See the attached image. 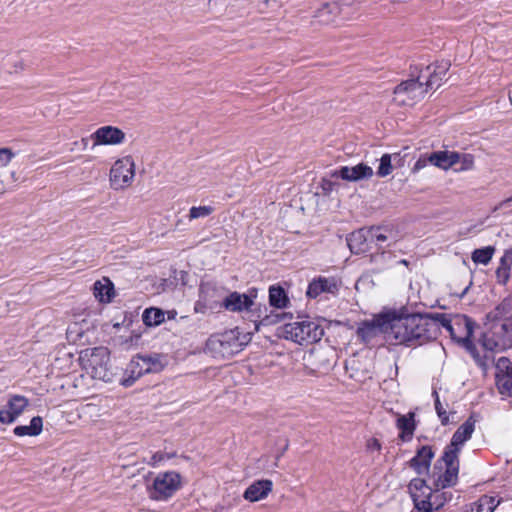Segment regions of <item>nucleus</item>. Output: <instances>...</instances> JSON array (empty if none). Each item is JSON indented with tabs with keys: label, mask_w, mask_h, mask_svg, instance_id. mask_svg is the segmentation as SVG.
I'll return each instance as SVG.
<instances>
[{
	"label": "nucleus",
	"mask_w": 512,
	"mask_h": 512,
	"mask_svg": "<svg viewBox=\"0 0 512 512\" xmlns=\"http://www.w3.org/2000/svg\"><path fill=\"white\" fill-rule=\"evenodd\" d=\"M239 336L240 332L237 329L212 335L206 342L205 350L216 359H228L243 349Z\"/></svg>",
	"instance_id": "1"
},
{
	"label": "nucleus",
	"mask_w": 512,
	"mask_h": 512,
	"mask_svg": "<svg viewBox=\"0 0 512 512\" xmlns=\"http://www.w3.org/2000/svg\"><path fill=\"white\" fill-rule=\"evenodd\" d=\"M426 316L435 322L438 329L439 325L444 327L457 342L463 344L471 342L474 324L467 316H456L451 319L448 314L438 312L426 314Z\"/></svg>",
	"instance_id": "2"
},
{
	"label": "nucleus",
	"mask_w": 512,
	"mask_h": 512,
	"mask_svg": "<svg viewBox=\"0 0 512 512\" xmlns=\"http://www.w3.org/2000/svg\"><path fill=\"white\" fill-rule=\"evenodd\" d=\"M110 353L106 347L86 348L80 353V361L83 368L92 378L107 382L111 373L108 369Z\"/></svg>",
	"instance_id": "3"
},
{
	"label": "nucleus",
	"mask_w": 512,
	"mask_h": 512,
	"mask_svg": "<svg viewBox=\"0 0 512 512\" xmlns=\"http://www.w3.org/2000/svg\"><path fill=\"white\" fill-rule=\"evenodd\" d=\"M283 333L286 339L292 340L298 344H304L319 341L324 331L317 322L306 318L301 321L286 324Z\"/></svg>",
	"instance_id": "4"
},
{
	"label": "nucleus",
	"mask_w": 512,
	"mask_h": 512,
	"mask_svg": "<svg viewBox=\"0 0 512 512\" xmlns=\"http://www.w3.org/2000/svg\"><path fill=\"white\" fill-rule=\"evenodd\" d=\"M135 177V162L132 156H124L114 162L109 172L110 187L124 190L130 187Z\"/></svg>",
	"instance_id": "5"
},
{
	"label": "nucleus",
	"mask_w": 512,
	"mask_h": 512,
	"mask_svg": "<svg viewBox=\"0 0 512 512\" xmlns=\"http://www.w3.org/2000/svg\"><path fill=\"white\" fill-rule=\"evenodd\" d=\"M181 487V476L175 471L159 473L149 488V497L153 500L164 501L172 497Z\"/></svg>",
	"instance_id": "6"
},
{
	"label": "nucleus",
	"mask_w": 512,
	"mask_h": 512,
	"mask_svg": "<svg viewBox=\"0 0 512 512\" xmlns=\"http://www.w3.org/2000/svg\"><path fill=\"white\" fill-rule=\"evenodd\" d=\"M411 321V314L400 315L395 311L389 312L388 339L394 340L396 345L411 346L413 336Z\"/></svg>",
	"instance_id": "7"
},
{
	"label": "nucleus",
	"mask_w": 512,
	"mask_h": 512,
	"mask_svg": "<svg viewBox=\"0 0 512 512\" xmlns=\"http://www.w3.org/2000/svg\"><path fill=\"white\" fill-rule=\"evenodd\" d=\"M443 470L435 479V487L437 491L447 487L454 486L458 480L459 472V456L455 455L454 452H443L442 457L437 461L435 470Z\"/></svg>",
	"instance_id": "8"
},
{
	"label": "nucleus",
	"mask_w": 512,
	"mask_h": 512,
	"mask_svg": "<svg viewBox=\"0 0 512 512\" xmlns=\"http://www.w3.org/2000/svg\"><path fill=\"white\" fill-rule=\"evenodd\" d=\"M424 82L418 76L399 84L394 90V100L400 105H413L427 93Z\"/></svg>",
	"instance_id": "9"
},
{
	"label": "nucleus",
	"mask_w": 512,
	"mask_h": 512,
	"mask_svg": "<svg viewBox=\"0 0 512 512\" xmlns=\"http://www.w3.org/2000/svg\"><path fill=\"white\" fill-rule=\"evenodd\" d=\"M411 326L413 329L411 346L422 345L430 340H433L438 335V328L435 322L426 314H411Z\"/></svg>",
	"instance_id": "10"
},
{
	"label": "nucleus",
	"mask_w": 512,
	"mask_h": 512,
	"mask_svg": "<svg viewBox=\"0 0 512 512\" xmlns=\"http://www.w3.org/2000/svg\"><path fill=\"white\" fill-rule=\"evenodd\" d=\"M389 330V312L374 316L371 320H365L360 323L357 329V335L364 342H370L380 333L388 336Z\"/></svg>",
	"instance_id": "11"
},
{
	"label": "nucleus",
	"mask_w": 512,
	"mask_h": 512,
	"mask_svg": "<svg viewBox=\"0 0 512 512\" xmlns=\"http://www.w3.org/2000/svg\"><path fill=\"white\" fill-rule=\"evenodd\" d=\"M29 405V400L22 395H10L6 405L0 409V423L12 424L25 411Z\"/></svg>",
	"instance_id": "12"
},
{
	"label": "nucleus",
	"mask_w": 512,
	"mask_h": 512,
	"mask_svg": "<svg viewBox=\"0 0 512 512\" xmlns=\"http://www.w3.org/2000/svg\"><path fill=\"white\" fill-rule=\"evenodd\" d=\"M304 370L306 374L317 376L325 373L331 367V363L326 356L325 351L312 349L304 356Z\"/></svg>",
	"instance_id": "13"
},
{
	"label": "nucleus",
	"mask_w": 512,
	"mask_h": 512,
	"mask_svg": "<svg viewBox=\"0 0 512 512\" xmlns=\"http://www.w3.org/2000/svg\"><path fill=\"white\" fill-rule=\"evenodd\" d=\"M448 69L449 63L442 62L440 64L428 65L420 71L419 77L424 82L427 91L435 90L441 86Z\"/></svg>",
	"instance_id": "14"
},
{
	"label": "nucleus",
	"mask_w": 512,
	"mask_h": 512,
	"mask_svg": "<svg viewBox=\"0 0 512 512\" xmlns=\"http://www.w3.org/2000/svg\"><path fill=\"white\" fill-rule=\"evenodd\" d=\"M90 138L94 141L93 146L119 145L125 141V133L118 127L102 126L93 132Z\"/></svg>",
	"instance_id": "15"
},
{
	"label": "nucleus",
	"mask_w": 512,
	"mask_h": 512,
	"mask_svg": "<svg viewBox=\"0 0 512 512\" xmlns=\"http://www.w3.org/2000/svg\"><path fill=\"white\" fill-rule=\"evenodd\" d=\"M373 169L367 164L359 163L353 167L342 166L331 173L332 177L341 178L345 181L357 182L369 179L373 176Z\"/></svg>",
	"instance_id": "16"
},
{
	"label": "nucleus",
	"mask_w": 512,
	"mask_h": 512,
	"mask_svg": "<svg viewBox=\"0 0 512 512\" xmlns=\"http://www.w3.org/2000/svg\"><path fill=\"white\" fill-rule=\"evenodd\" d=\"M225 297V289L213 282H205L200 286V300L203 306L213 309L218 304L222 305L221 299Z\"/></svg>",
	"instance_id": "17"
},
{
	"label": "nucleus",
	"mask_w": 512,
	"mask_h": 512,
	"mask_svg": "<svg viewBox=\"0 0 512 512\" xmlns=\"http://www.w3.org/2000/svg\"><path fill=\"white\" fill-rule=\"evenodd\" d=\"M337 290L338 282L334 277L319 276L309 283L306 296L315 299L323 293L335 294Z\"/></svg>",
	"instance_id": "18"
},
{
	"label": "nucleus",
	"mask_w": 512,
	"mask_h": 512,
	"mask_svg": "<svg viewBox=\"0 0 512 512\" xmlns=\"http://www.w3.org/2000/svg\"><path fill=\"white\" fill-rule=\"evenodd\" d=\"M255 297L256 295H252V293L241 294L236 291L231 292L222 300V306L231 312H242L244 310H250L254 304L253 298Z\"/></svg>",
	"instance_id": "19"
},
{
	"label": "nucleus",
	"mask_w": 512,
	"mask_h": 512,
	"mask_svg": "<svg viewBox=\"0 0 512 512\" xmlns=\"http://www.w3.org/2000/svg\"><path fill=\"white\" fill-rule=\"evenodd\" d=\"M475 429V424L470 419L465 421L453 434L451 443L445 448L444 452H454L459 456L461 446L471 438Z\"/></svg>",
	"instance_id": "20"
},
{
	"label": "nucleus",
	"mask_w": 512,
	"mask_h": 512,
	"mask_svg": "<svg viewBox=\"0 0 512 512\" xmlns=\"http://www.w3.org/2000/svg\"><path fill=\"white\" fill-rule=\"evenodd\" d=\"M412 500L414 503L413 512H431L433 506H435V509H439V507L443 505L445 498L444 493H439V491H436L435 493L428 492L427 495L416 497Z\"/></svg>",
	"instance_id": "21"
},
{
	"label": "nucleus",
	"mask_w": 512,
	"mask_h": 512,
	"mask_svg": "<svg viewBox=\"0 0 512 512\" xmlns=\"http://www.w3.org/2000/svg\"><path fill=\"white\" fill-rule=\"evenodd\" d=\"M271 480L263 479L252 483L244 492V498L250 502H256L267 497L272 491Z\"/></svg>",
	"instance_id": "22"
},
{
	"label": "nucleus",
	"mask_w": 512,
	"mask_h": 512,
	"mask_svg": "<svg viewBox=\"0 0 512 512\" xmlns=\"http://www.w3.org/2000/svg\"><path fill=\"white\" fill-rule=\"evenodd\" d=\"M145 366L146 364L144 363L141 354H138L137 356L133 357L125 370V374L127 375V377H125L122 380V384L125 387L133 385V383L138 378L148 373V371L145 369Z\"/></svg>",
	"instance_id": "23"
},
{
	"label": "nucleus",
	"mask_w": 512,
	"mask_h": 512,
	"mask_svg": "<svg viewBox=\"0 0 512 512\" xmlns=\"http://www.w3.org/2000/svg\"><path fill=\"white\" fill-rule=\"evenodd\" d=\"M369 232L368 229L362 228L352 232L347 238L349 249L354 254L364 253L368 250Z\"/></svg>",
	"instance_id": "24"
},
{
	"label": "nucleus",
	"mask_w": 512,
	"mask_h": 512,
	"mask_svg": "<svg viewBox=\"0 0 512 512\" xmlns=\"http://www.w3.org/2000/svg\"><path fill=\"white\" fill-rule=\"evenodd\" d=\"M434 457V452L430 446H422L416 455L410 460V466L418 473L423 474L428 471L430 462Z\"/></svg>",
	"instance_id": "25"
},
{
	"label": "nucleus",
	"mask_w": 512,
	"mask_h": 512,
	"mask_svg": "<svg viewBox=\"0 0 512 512\" xmlns=\"http://www.w3.org/2000/svg\"><path fill=\"white\" fill-rule=\"evenodd\" d=\"M396 427L400 430L399 438L404 441H410L416 429L415 413L409 412L406 415H398Z\"/></svg>",
	"instance_id": "26"
},
{
	"label": "nucleus",
	"mask_w": 512,
	"mask_h": 512,
	"mask_svg": "<svg viewBox=\"0 0 512 512\" xmlns=\"http://www.w3.org/2000/svg\"><path fill=\"white\" fill-rule=\"evenodd\" d=\"M457 159L458 152L447 150L433 152L428 156L429 163L444 170L457 164Z\"/></svg>",
	"instance_id": "27"
},
{
	"label": "nucleus",
	"mask_w": 512,
	"mask_h": 512,
	"mask_svg": "<svg viewBox=\"0 0 512 512\" xmlns=\"http://www.w3.org/2000/svg\"><path fill=\"white\" fill-rule=\"evenodd\" d=\"M142 359L148 373H159L168 365L167 356L160 353L143 354Z\"/></svg>",
	"instance_id": "28"
},
{
	"label": "nucleus",
	"mask_w": 512,
	"mask_h": 512,
	"mask_svg": "<svg viewBox=\"0 0 512 512\" xmlns=\"http://www.w3.org/2000/svg\"><path fill=\"white\" fill-rule=\"evenodd\" d=\"M315 18L320 24L329 25L337 23L340 20L337 13V5L334 2L322 5L316 11Z\"/></svg>",
	"instance_id": "29"
},
{
	"label": "nucleus",
	"mask_w": 512,
	"mask_h": 512,
	"mask_svg": "<svg viewBox=\"0 0 512 512\" xmlns=\"http://www.w3.org/2000/svg\"><path fill=\"white\" fill-rule=\"evenodd\" d=\"M43 430V420L40 416L31 419L29 425L16 426L13 433L18 437L38 436Z\"/></svg>",
	"instance_id": "30"
},
{
	"label": "nucleus",
	"mask_w": 512,
	"mask_h": 512,
	"mask_svg": "<svg viewBox=\"0 0 512 512\" xmlns=\"http://www.w3.org/2000/svg\"><path fill=\"white\" fill-rule=\"evenodd\" d=\"M500 504V499L495 496L483 495L470 505L469 512H493Z\"/></svg>",
	"instance_id": "31"
},
{
	"label": "nucleus",
	"mask_w": 512,
	"mask_h": 512,
	"mask_svg": "<svg viewBox=\"0 0 512 512\" xmlns=\"http://www.w3.org/2000/svg\"><path fill=\"white\" fill-rule=\"evenodd\" d=\"M290 303V300L281 286H270L269 288V304L277 309H284Z\"/></svg>",
	"instance_id": "32"
},
{
	"label": "nucleus",
	"mask_w": 512,
	"mask_h": 512,
	"mask_svg": "<svg viewBox=\"0 0 512 512\" xmlns=\"http://www.w3.org/2000/svg\"><path fill=\"white\" fill-rule=\"evenodd\" d=\"M337 13L340 20H350L356 14L358 3L356 0H337Z\"/></svg>",
	"instance_id": "33"
},
{
	"label": "nucleus",
	"mask_w": 512,
	"mask_h": 512,
	"mask_svg": "<svg viewBox=\"0 0 512 512\" xmlns=\"http://www.w3.org/2000/svg\"><path fill=\"white\" fill-rule=\"evenodd\" d=\"M142 320L146 326H158L165 321V312L156 307H150L144 310Z\"/></svg>",
	"instance_id": "34"
},
{
	"label": "nucleus",
	"mask_w": 512,
	"mask_h": 512,
	"mask_svg": "<svg viewBox=\"0 0 512 512\" xmlns=\"http://www.w3.org/2000/svg\"><path fill=\"white\" fill-rule=\"evenodd\" d=\"M512 266V248L505 251L500 260V265L497 268L496 274L499 282L505 284L510 277V269Z\"/></svg>",
	"instance_id": "35"
},
{
	"label": "nucleus",
	"mask_w": 512,
	"mask_h": 512,
	"mask_svg": "<svg viewBox=\"0 0 512 512\" xmlns=\"http://www.w3.org/2000/svg\"><path fill=\"white\" fill-rule=\"evenodd\" d=\"M512 311V295L504 298L494 310L487 315L488 319L496 321L503 318Z\"/></svg>",
	"instance_id": "36"
},
{
	"label": "nucleus",
	"mask_w": 512,
	"mask_h": 512,
	"mask_svg": "<svg viewBox=\"0 0 512 512\" xmlns=\"http://www.w3.org/2000/svg\"><path fill=\"white\" fill-rule=\"evenodd\" d=\"M408 489L412 499L425 496L428 492H431V489L427 487L425 480L420 478L412 479L409 483Z\"/></svg>",
	"instance_id": "37"
},
{
	"label": "nucleus",
	"mask_w": 512,
	"mask_h": 512,
	"mask_svg": "<svg viewBox=\"0 0 512 512\" xmlns=\"http://www.w3.org/2000/svg\"><path fill=\"white\" fill-rule=\"evenodd\" d=\"M113 294V288L111 283L102 284L100 281H97L94 284V295L100 302H110Z\"/></svg>",
	"instance_id": "38"
},
{
	"label": "nucleus",
	"mask_w": 512,
	"mask_h": 512,
	"mask_svg": "<svg viewBox=\"0 0 512 512\" xmlns=\"http://www.w3.org/2000/svg\"><path fill=\"white\" fill-rule=\"evenodd\" d=\"M493 254L494 248L491 246H487L484 248L474 250L471 258L474 263L487 265L492 259Z\"/></svg>",
	"instance_id": "39"
},
{
	"label": "nucleus",
	"mask_w": 512,
	"mask_h": 512,
	"mask_svg": "<svg viewBox=\"0 0 512 512\" xmlns=\"http://www.w3.org/2000/svg\"><path fill=\"white\" fill-rule=\"evenodd\" d=\"M495 334L501 335L504 339L512 340V316L504 318L503 322L494 326Z\"/></svg>",
	"instance_id": "40"
},
{
	"label": "nucleus",
	"mask_w": 512,
	"mask_h": 512,
	"mask_svg": "<svg viewBox=\"0 0 512 512\" xmlns=\"http://www.w3.org/2000/svg\"><path fill=\"white\" fill-rule=\"evenodd\" d=\"M496 374L495 377L499 376H512V362L507 357H500L496 362Z\"/></svg>",
	"instance_id": "41"
},
{
	"label": "nucleus",
	"mask_w": 512,
	"mask_h": 512,
	"mask_svg": "<svg viewBox=\"0 0 512 512\" xmlns=\"http://www.w3.org/2000/svg\"><path fill=\"white\" fill-rule=\"evenodd\" d=\"M496 384L502 395L512 396V376L496 377Z\"/></svg>",
	"instance_id": "42"
},
{
	"label": "nucleus",
	"mask_w": 512,
	"mask_h": 512,
	"mask_svg": "<svg viewBox=\"0 0 512 512\" xmlns=\"http://www.w3.org/2000/svg\"><path fill=\"white\" fill-rule=\"evenodd\" d=\"M393 170L392 163H391V155L390 154H383L380 158V165L377 169V175L379 177H386L389 174H391Z\"/></svg>",
	"instance_id": "43"
},
{
	"label": "nucleus",
	"mask_w": 512,
	"mask_h": 512,
	"mask_svg": "<svg viewBox=\"0 0 512 512\" xmlns=\"http://www.w3.org/2000/svg\"><path fill=\"white\" fill-rule=\"evenodd\" d=\"M213 210L211 206H193L189 210L188 218L191 221L198 218H205L209 216Z\"/></svg>",
	"instance_id": "44"
},
{
	"label": "nucleus",
	"mask_w": 512,
	"mask_h": 512,
	"mask_svg": "<svg viewBox=\"0 0 512 512\" xmlns=\"http://www.w3.org/2000/svg\"><path fill=\"white\" fill-rule=\"evenodd\" d=\"M458 163L460 164L459 171L470 170L474 166V156L468 153H458Z\"/></svg>",
	"instance_id": "45"
},
{
	"label": "nucleus",
	"mask_w": 512,
	"mask_h": 512,
	"mask_svg": "<svg viewBox=\"0 0 512 512\" xmlns=\"http://www.w3.org/2000/svg\"><path fill=\"white\" fill-rule=\"evenodd\" d=\"M7 65L9 66V72H14V73L23 71L26 67L24 60L19 56L10 57L7 60Z\"/></svg>",
	"instance_id": "46"
},
{
	"label": "nucleus",
	"mask_w": 512,
	"mask_h": 512,
	"mask_svg": "<svg viewBox=\"0 0 512 512\" xmlns=\"http://www.w3.org/2000/svg\"><path fill=\"white\" fill-rule=\"evenodd\" d=\"M370 242H384L389 236L382 231L380 227L368 228Z\"/></svg>",
	"instance_id": "47"
},
{
	"label": "nucleus",
	"mask_w": 512,
	"mask_h": 512,
	"mask_svg": "<svg viewBox=\"0 0 512 512\" xmlns=\"http://www.w3.org/2000/svg\"><path fill=\"white\" fill-rule=\"evenodd\" d=\"M433 395L435 396V409H436L437 415L440 418L442 425H447L449 423L448 414L440 402L438 393L436 391H434Z\"/></svg>",
	"instance_id": "48"
},
{
	"label": "nucleus",
	"mask_w": 512,
	"mask_h": 512,
	"mask_svg": "<svg viewBox=\"0 0 512 512\" xmlns=\"http://www.w3.org/2000/svg\"><path fill=\"white\" fill-rule=\"evenodd\" d=\"M15 153L10 148L0 149V167L7 166L14 158Z\"/></svg>",
	"instance_id": "49"
},
{
	"label": "nucleus",
	"mask_w": 512,
	"mask_h": 512,
	"mask_svg": "<svg viewBox=\"0 0 512 512\" xmlns=\"http://www.w3.org/2000/svg\"><path fill=\"white\" fill-rule=\"evenodd\" d=\"M172 456L163 452H156L152 455L151 460L148 462L151 466H157L159 463L163 462L166 459H170Z\"/></svg>",
	"instance_id": "50"
},
{
	"label": "nucleus",
	"mask_w": 512,
	"mask_h": 512,
	"mask_svg": "<svg viewBox=\"0 0 512 512\" xmlns=\"http://www.w3.org/2000/svg\"><path fill=\"white\" fill-rule=\"evenodd\" d=\"M367 449L371 452H374V451L379 452L381 449V444L377 439L371 438L367 442Z\"/></svg>",
	"instance_id": "51"
},
{
	"label": "nucleus",
	"mask_w": 512,
	"mask_h": 512,
	"mask_svg": "<svg viewBox=\"0 0 512 512\" xmlns=\"http://www.w3.org/2000/svg\"><path fill=\"white\" fill-rule=\"evenodd\" d=\"M427 163H429L428 157L419 158L414 164L413 171H419L423 169L427 165Z\"/></svg>",
	"instance_id": "52"
},
{
	"label": "nucleus",
	"mask_w": 512,
	"mask_h": 512,
	"mask_svg": "<svg viewBox=\"0 0 512 512\" xmlns=\"http://www.w3.org/2000/svg\"><path fill=\"white\" fill-rule=\"evenodd\" d=\"M334 183L330 180H322V189L325 193H330L333 190Z\"/></svg>",
	"instance_id": "53"
},
{
	"label": "nucleus",
	"mask_w": 512,
	"mask_h": 512,
	"mask_svg": "<svg viewBox=\"0 0 512 512\" xmlns=\"http://www.w3.org/2000/svg\"><path fill=\"white\" fill-rule=\"evenodd\" d=\"M280 320V315H276L274 317L272 316H268L266 315L263 319H262V322L266 325H269V324H274L276 322H278Z\"/></svg>",
	"instance_id": "54"
},
{
	"label": "nucleus",
	"mask_w": 512,
	"mask_h": 512,
	"mask_svg": "<svg viewBox=\"0 0 512 512\" xmlns=\"http://www.w3.org/2000/svg\"><path fill=\"white\" fill-rule=\"evenodd\" d=\"M511 202H512V196H511V197H509V198H507V199H505V200H503V201H501V202H500V203L495 207V209H494V210L496 211V210L503 209V208H505L506 206H508V204H510Z\"/></svg>",
	"instance_id": "55"
},
{
	"label": "nucleus",
	"mask_w": 512,
	"mask_h": 512,
	"mask_svg": "<svg viewBox=\"0 0 512 512\" xmlns=\"http://www.w3.org/2000/svg\"><path fill=\"white\" fill-rule=\"evenodd\" d=\"M138 339H139V336H138V335H136V336H131L129 339H127V340L125 341V344H127V345H129V344H133V342H134V341H135V342H137V341H138Z\"/></svg>",
	"instance_id": "56"
},
{
	"label": "nucleus",
	"mask_w": 512,
	"mask_h": 512,
	"mask_svg": "<svg viewBox=\"0 0 512 512\" xmlns=\"http://www.w3.org/2000/svg\"><path fill=\"white\" fill-rule=\"evenodd\" d=\"M496 345H497L496 343L491 344L490 341L484 343V346L490 350H493V347Z\"/></svg>",
	"instance_id": "57"
},
{
	"label": "nucleus",
	"mask_w": 512,
	"mask_h": 512,
	"mask_svg": "<svg viewBox=\"0 0 512 512\" xmlns=\"http://www.w3.org/2000/svg\"><path fill=\"white\" fill-rule=\"evenodd\" d=\"M81 142H82V144H83V146L85 148L87 146V144H88V138H82Z\"/></svg>",
	"instance_id": "58"
},
{
	"label": "nucleus",
	"mask_w": 512,
	"mask_h": 512,
	"mask_svg": "<svg viewBox=\"0 0 512 512\" xmlns=\"http://www.w3.org/2000/svg\"><path fill=\"white\" fill-rule=\"evenodd\" d=\"M456 331H457V334H458V335H461V334H463V333H464V328H458V327H456Z\"/></svg>",
	"instance_id": "59"
},
{
	"label": "nucleus",
	"mask_w": 512,
	"mask_h": 512,
	"mask_svg": "<svg viewBox=\"0 0 512 512\" xmlns=\"http://www.w3.org/2000/svg\"><path fill=\"white\" fill-rule=\"evenodd\" d=\"M399 263L403 264L405 266H408V264H409V262L407 260H405V259L400 260Z\"/></svg>",
	"instance_id": "60"
},
{
	"label": "nucleus",
	"mask_w": 512,
	"mask_h": 512,
	"mask_svg": "<svg viewBox=\"0 0 512 512\" xmlns=\"http://www.w3.org/2000/svg\"><path fill=\"white\" fill-rule=\"evenodd\" d=\"M175 314V312H168V318H174Z\"/></svg>",
	"instance_id": "61"
},
{
	"label": "nucleus",
	"mask_w": 512,
	"mask_h": 512,
	"mask_svg": "<svg viewBox=\"0 0 512 512\" xmlns=\"http://www.w3.org/2000/svg\"><path fill=\"white\" fill-rule=\"evenodd\" d=\"M509 100H510V103L512 105V89L509 91Z\"/></svg>",
	"instance_id": "62"
}]
</instances>
